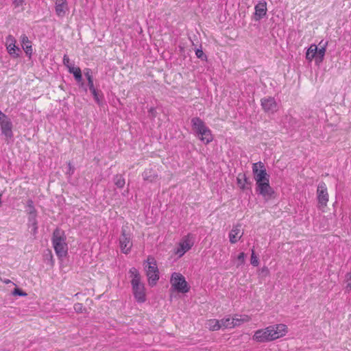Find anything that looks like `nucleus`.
<instances>
[{
    "label": "nucleus",
    "mask_w": 351,
    "mask_h": 351,
    "mask_svg": "<svg viewBox=\"0 0 351 351\" xmlns=\"http://www.w3.org/2000/svg\"><path fill=\"white\" fill-rule=\"evenodd\" d=\"M129 274L132 278L131 285L134 297L137 302L143 303L146 301V294L145 285L141 281V275L135 267H132L129 270Z\"/></svg>",
    "instance_id": "f257e3e1"
},
{
    "label": "nucleus",
    "mask_w": 351,
    "mask_h": 351,
    "mask_svg": "<svg viewBox=\"0 0 351 351\" xmlns=\"http://www.w3.org/2000/svg\"><path fill=\"white\" fill-rule=\"evenodd\" d=\"M64 232L56 228L52 237V243L56 255L59 258L65 257L68 252V246L66 242Z\"/></svg>",
    "instance_id": "f03ea898"
},
{
    "label": "nucleus",
    "mask_w": 351,
    "mask_h": 351,
    "mask_svg": "<svg viewBox=\"0 0 351 351\" xmlns=\"http://www.w3.org/2000/svg\"><path fill=\"white\" fill-rule=\"evenodd\" d=\"M148 265L145 266L146 275L150 286H154L159 279V271L156 261L153 257L149 256L147 261Z\"/></svg>",
    "instance_id": "7ed1b4c3"
},
{
    "label": "nucleus",
    "mask_w": 351,
    "mask_h": 351,
    "mask_svg": "<svg viewBox=\"0 0 351 351\" xmlns=\"http://www.w3.org/2000/svg\"><path fill=\"white\" fill-rule=\"evenodd\" d=\"M171 284L176 291L185 293L189 292V287L184 277L180 273L173 272L171 277Z\"/></svg>",
    "instance_id": "20e7f679"
},
{
    "label": "nucleus",
    "mask_w": 351,
    "mask_h": 351,
    "mask_svg": "<svg viewBox=\"0 0 351 351\" xmlns=\"http://www.w3.org/2000/svg\"><path fill=\"white\" fill-rule=\"evenodd\" d=\"M132 245V234L128 232L126 229L123 227L119 237V247L121 252L125 254H129Z\"/></svg>",
    "instance_id": "39448f33"
},
{
    "label": "nucleus",
    "mask_w": 351,
    "mask_h": 351,
    "mask_svg": "<svg viewBox=\"0 0 351 351\" xmlns=\"http://www.w3.org/2000/svg\"><path fill=\"white\" fill-rule=\"evenodd\" d=\"M193 245L194 238L191 234H188L182 237L175 253L179 257H182L186 252L191 249Z\"/></svg>",
    "instance_id": "423d86ee"
},
{
    "label": "nucleus",
    "mask_w": 351,
    "mask_h": 351,
    "mask_svg": "<svg viewBox=\"0 0 351 351\" xmlns=\"http://www.w3.org/2000/svg\"><path fill=\"white\" fill-rule=\"evenodd\" d=\"M252 172L256 182H261L264 180L269 179L265 165L262 162L254 163L252 165Z\"/></svg>",
    "instance_id": "0eeeda50"
},
{
    "label": "nucleus",
    "mask_w": 351,
    "mask_h": 351,
    "mask_svg": "<svg viewBox=\"0 0 351 351\" xmlns=\"http://www.w3.org/2000/svg\"><path fill=\"white\" fill-rule=\"evenodd\" d=\"M0 125L1 132L8 138H11L13 136L12 133V123L10 119L0 110Z\"/></svg>",
    "instance_id": "6e6552de"
},
{
    "label": "nucleus",
    "mask_w": 351,
    "mask_h": 351,
    "mask_svg": "<svg viewBox=\"0 0 351 351\" xmlns=\"http://www.w3.org/2000/svg\"><path fill=\"white\" fill-rule=\"evenodd\" d=\"M16 40L12 35L10 34L5 38V47L8 53L14 58H19V52H21V49L16 45Z\"/></svg>",
    "instance_id": "1a4fd4ad"
},
{
    "label": "nucleus",
    "mask_w": 351,
    "mask_h": 351,
    "mask_svg": "<svg viewBox=\"0 0 351 351\" xmlns=\"http://www.w3.org/2000/svg\"><path fill=\"white\" fill-rule=\"evenodd\" d=\"M237 187L243 191L246 195L252 193L251 182L249 181L246 175L243 173H240L237 177Z\"/></svg>",
    "instance_id": "9d476101"
},
{
    "label": "nucleus",
    "mask_w": 351,
    "mask_h": 351,
    "mask_svg": "<svg viewBox=\"0 0 351 351\" xmlns=\"http://www.w3.org/2000/svg\"><path fill=\"white\" fill-rule=\"evenodd\" d=\"M272 341L285 336L287 332V326L283 324H278L268 326Z\"/></svg>",
    "instance_id": "9b49d317"
},
{
    "label": "nucleus",
    "mask_w": 351,
    "mask_h": 351,
    "mask_svg": "<svg viewBox=\"0 0 351 351\" xmlns=\"http://www.w3.org/2000/svg\"><path fill=\"white\" fill-rule=\"evenodd\" d=\"M272 335H270L269 330L268 327L264 329H260L256 330L253 335V340L258 342V343H265L268 341H271L272 338H271Z\"/></svg>",
    "instance_id": "f8f14e48"
},
{
    "label": "nucleus",
    "mask_w": 351,
    "mask_h": 351,
    "mask_svg": "<svg viewBox=\"0 0 351 351\" xmlns=\"http://www.w3.org/2000/svg\"><path fill=\"white\" fill-rule=\"evenodd\" d=\"M261 106L267 112L274 113L278 109V105L274 98L269 97L261 99Z\"/></svg>",
    "instance_id": "ddd939ff"
},
{
    "label": "nucleus",
    "mask_w": 351,
    "mask_h": 351,
    "mask_svg": "<svg viewBox=\"0 0 351 351\" xmlns=\"http://www.w3.org/2000/svg\"><path fill=\"white\" fill-rule=\"evenodd\" d=\"M256 191L259 195L267 196L271 195L272 189L269 185V179L261 182H256Z\"/></svg>",
    "instance_id": "4468645a"
},
{
    "label": "nucleus",
    "mask_w": 351,
    "mask_h": 351,
    "mask_svg": "<svg viewBox=\"0 0 351 351\" xmlns=\"http://www.w3.org/2000/svg\"><path fill=\"white\" fill-rule=\"evenodd\" d=\"M69 11L67 0H56L55 12L58 17L62 18Z\"/></svg>",
    "instance_id": "2eb2a0df"
},
{
    "label": "nucleus",
    "mask_w": 351,
    "mask_h": 351,
    "mask_svg": "<svg viewBox=\"0 0 351 351\" xmlns=\"http://www.w3.org/2000/svg\"><path fill=\"white\" fill-rule=\"evenodd\" d=\"M243 235V232L241 230V225L239 223L234 225L229 233L230 242L232 244L236 243Z\"/></svg>",
    "instance_id": "dca6fc26"
},
{
    "label": "nucleus",
    "mask_w": 351,
    "mask_h": 351,
    "mask_svg": "<svg viewBox=\"0 0 351 351\" xmlns=\"http://www.w3.org/2000/svg\"><path fill=\"white\" fill-rule=\"evenodd\" d=\"M254 17L256 21H259L267 14V2L259 1L254 7Z\"/></svg>",
    "instance_id": "f3484780"
},
{
    "label": "nucleus",
    "mask_w": 351,
    "mask_h": 351,
    "mask_svg": "<svg viewBox=\"0 0 351 351\" xmlns=\"http://www.w3.org/2000/svg\"><path fill=\"white\" fill-rule=\"evenodd\" d=\"M196 134L199 139L205 144H208L213 140L212 132L207 126H205L201 131H198Z\"/></svg>",
    "instance_id": "a211bd4d"
},
{
    "label": "nucleus",
    "mask_w": 351,
    "mask_h": 351,
    "mask_svg": "<svg viewBox=\"0 0 351 351\" xmlns=\"http://www.w3.org/2000/svg\"><path fill=\"white\" fill-rule=\"evenodd\" d=\"M20 40L21 46L26 55L31 56L33 51L32 42L25 34H22L21 36Z\"/></svg>",
    "instance_id": "6ab92c4d"
},
{
    "label": "nucleus",
    "mask_w": 351,
    "mask_h": 351,
    "mask_svg": "<svg viewBox=\"0 0 351 351\" xmlns=\"http://www.w3.org/2000/svg\"><path fill=\"white\" fill-rule=\"evenodd\" d=\"M317 56V46L315 44H311L306 51V59L309 62H312L313 60H315V62H316Z\"/></svg>",
    "instance_id": "aec40b11"
},
{
    "label": "nucleus",
    "mask_w": 351,
    "mask_h": 351,
    "mask_svg": "<svg viewBox=\"0 0 351 351\" xmlns=\"http://www.w3.org/2000/svg\"><path fill=\"white\" fill-rule=\"evenodd\" d=\"M28 215L27 226L31 228V233L35 235L38 230L37 213Z\"/></svg>",
    "instance_id": "412c9836"
},
{
    "label": "nucleus",
    "mask_w": 351,
    "mask_h": 351,
    "mask_svg": "<svg viewBox=\"0 0 351 351\" xmlns=\"http://www.w3.org/2000/svg\"><path fill=\"white\" fill-rule=\"evenodd\" d=\"M143 178L145 181L153 182L158 180V176L154 169L150 168L143 171Z\"/></svg>",
    "instance_id": "4be33fe9"
},
{
    "label": "nucleus",
    "mask_w": 351,
    "mask_h": 351,
    "mask_svg": "<svg viewBox=\"0 0 351 351\" xmlns=\"http://www.w3.org/2000/svg\"><path fill=\"white\" fill-rule=\"evenodd\" d=\"M323 41H321L319 43V45H320V47L318 48L317 47V58L316 59V64L319 65L320 64L324 59V56H325V53H326V47L328 45V42H325L322 45Z\"/></svg>",
    "instance_id": "5701e85b"
},
{
    "label": "nucleus",
    "mask_w": 351,
    "mask_h": 351,
    "mask_svg": "<svg viewBox=\"0 0 351 351\" xmlns=\"http://www.w3.org/2000/svg\"><path fill=\"white\" fill-rule=\"evenodd\" d=\"M68 71L70 73L73 75L74 78L77 83H82V85L83 84L82 71L80 67L75 66H69V69H68Z\"/></svg>",
    "instance_id": "b1692460"
},
{
    "label": "nucleus",
    "mask_w": 351,
    "mask_h": 351,
    "mask_svg": "<svg viewBox=\"0 0 351 351\" xmlns=\"http://www.w3.org/2000/svg\"><path fill=\"white\" fill-rule=\"evenodd\" d=\"M193 130L197 133L201 131L206 125L205 123L199 117H194L191 119Z\"/></svg>",
    "instance_id": "393cba45"
},
{
    "label": "nucleus",
    "mask_w": 351,
    "mask_h": 351,
    "mask_svg": "<svg viewBox=\"0 0 351 351\" xmlns=\"http://www.w3.org/2000/svg\"><path fill=\"white\" fill-rule=\"evenodd\" d=\"M317 197H328V190L326 184L324 182H321L319 183L317 189Z\"/></svg>",
    "instance_id": "a878e982"
},
{
    "label": "nucleus",
    "mask_w": 351,
    "mask_h": 351,
    "mask_svg": "<svg viewBox=\"0 0 351 351\" xmlns=\"http://www.w3.org/2000/svg\"><path fill=\"white\" fill-rule=\"evenodd\" d=\"M90 91L91 92L93 96V98H94V100L99 105V106H101L102 105V103H103V99H104V96H103V94L101 93H99L96 88L95 87L93 88V89H89Z\"/></svg>",
    "instance_id": "bb28decb"
},
{
    "label": "nucleus",
    "mask_w": 351,
    "mask_h": 351,
    "mask_svg": "<svg viewBox=\"0 0 351 351\" xmlns=\"http://www.w3.org/2000/svg\"><path fill=\"white\" fill-rule=\"evenodd\" d=\"M84 73L88 81V86L89 89H93L95 87L93 82V77L92 75V71L89 68H86L84 70Z\"/></svg>",
    "instance_id": "cd10ccee"
},
{
    "label": "nucleus",
    "mask_w": 351,
    "mask_h": 351,
    "mask_svg": "<svg viewBox=\"0 0 351 351\" xmlns=\"http://www.w3.org/2000/svg\"><path fill=\"white\" fill-rule=\"evenodd\" d=\"M232 319H233L234 327H235V326H239L241 325L243 323L248 322L251 319H250V316L243 315H240L239 318L234 317V318H232Z\"/></svg>",
    "instance_id": "c85d7f7f"
},
{
    "label": "nucleus",
    "mask_w": 351,
    "mask_h": 351,
    "mask_svg": "<svg viewBox=\"0 0 351 351\" xmlns=\"http://www.w3.org/2000/svg\"><path fill=\"white\" fill-rule=\"evenodd\" d=\"M219 321L221 328H234L233 319L230 317L223 318Z\"/></svg>",
    "instance_id": "c756f323"
},
{
    "label": "nucleus",
    "mask_w": 351,
    "mask_h": 351,
    "mask_svg": "<svg viewBox=\"0 0 351 351\" xmlns=\"http://www.w3.org/2000/svg\"><path fill=\"white\" fill-rule=\"evenodd\" d=\"M114 182L117 187L122 189L125 184L123 176L121 174H117L114 177Z\"/></svg>",
    "instance_id": "7c9ffc66"
},
{
    "label": "nucleus",
    "mask_w": 351,
    "mask_h": 351,
    "mask_svg": "<svg viewBox=\"0 0 351 351\" xmlns=\"http://www.w3.org/2000/svg\"><path fill=\"white\" fill-rule=\"evenodd\" d=\"M209 330L215 331L221 329L219 321L217 319H210L207 323Z\"/></svg>",
    "instance_id": "2f4dec72"
},
{
    "label": "nucleus",
    "mask_w": 351,
    "mask_h": 351,
    "mask_svg": "<svg viewBox=\"0 0 351 351\" xmlns=\"http://www.w3.org/2000/svg\"><path fill=\"white\" fill-rule=\"evenodd\" d=\"M25 212L27 213V215L37 213V211L33 205V202L31 199H29L27 201V205L25 206Z\"/></svg>",
    "instance_id": "473e14b6"
},
{
    "label": "nucleus",
    "mask_w": 351,
    "mask_h": 351,
    "mask_svg": "<svg viewBox=\"0 0 351 351\" xmlns=\"http://www.w3.org/2000/svg\"><path fill=\"white\" fill-rule=\"evenodd\" d=\"M251 264L254 266H258L259 261L258 257L256 256L254 250H252V255H251Z\"/></svg>",
    "instance_id": "72a5a7b5"
},
{
    "label": "nucleus",
    "mask_w": 351,
    "mask_h": 351,
    "mask_svg": "<svg viewBox=\"0 0 351 351\" xmlns=\"http://www.w3.org/2000/svg\"><path fill=\"white\" fill-rule=\"evenodd\" d=\"M351 291V272L346 275V291L349 293Z\"/></svg>",
    "instance_id": "f704fd0d"
},
{
    "label": "nucleus",
    "mask_w": 351,
    "mask_h": 351,
    "mask_svg": "<svg viewBox=\"0 0 351 351\" xmlns=\"http://www.w3.org/2000/svg\"><path fill=\"white\" fill-rule=\"evenodd\" d=\"M245 254L244 252H241L237 256V260H238L237 267H239L245 263Z\"/></svg>",
    "instance_id": "c9c22d12"
},
{
    "label": "nucleus",
    "mask_w": 351,
    "mask_h": 351,
    "mask_svg": "<svg viewBox=\"0 0 351 351\" xmlns=\"http://www.w3.org/2000/svg\"><path fill=\"white\" fill-rule=\"evenodd\" d=\"M75 172V168L71 164V162H68V169L66 170V174L68 178H70Z\"/></svg>",
    "instance_id": "e433bc0d"
},
{
    "label": "nucleus",
    "mask_w": 351,
    "mask_h": 351,
    "mask_svg": "<svg viewBox=\"0 0 351 351\" xmlns=\"http://www.w3.org/2000/svg\"><path fill=\"white\" fill-rule=\"evenodd\" d=\"M12 295L19 296H26L27 293L19 288H15L12 291Z\"/></svg>",
    "instance_id": "4c0bfd02"
},
{
    "label": "nucleus",
    "mask_w": 351,
    "mask_h": 351,
    "mask_svg": "<svg viewBox=\"0 0 351 351\" xmlns=\"http://www.w3.org/2000/svg\"><path fill=\"white\" fill-rule=\"evenodd\" d=\"M63 64L68 69H69V66H74V64L70 62V59L67 55H64L63 57Z\"/></svg>",
    "instance_id": "58836bf2"
},
{
    "label": "nucleus",
    "mask_w": 351,
    "mask_h": 351,
    "mask_svg": "<svg viewBox=\"0 0 351 351\" xmlns=\"http://www.w3.org/2000/svg\"><path fill=\"white\" fill-rule=\"evenodd\" d=\"M195 55L198 58H200L202 60H206V56L204 54L203 51L201 49H197L195 51Z\"/></svg>",
    "instance_id": "ea45409f"
},
{
    "label": "nucleus",
    "mask_w": 351,
    "mask_h": 351,
    "mask_svg": "<svg viewBox=\"0 0 351 351\" xmlns=\"http://www.w3.org/2000/svg\"><path fill=\"white\" fill-rule=\"evenodd\" d=\"M14 8L22 6L25 3V0H11Z\"/></svg>",
    "instance_id": "a19ab883"
},
{
    "label": "nucleus",
    "mask_w": 351,
    "mask_h": 351,
    "mask_svg": "<svg viewBox=\"0 0 351 351\" xmlns=\"http://www.w3.org/2000/svg\"><path fill=\"white\" fill-rule=\"evenodd\" d=\"M74 310L77 313H82L84 309V306L82 303H76L74 304Z\"/></svg>",
    "instance_id": "79ce46f5"
},
{
    "label": "nucleus",
    "mask_w": 351,
    "mask_h": 351,
    "mask_svg": "<svg viewBox=\"0 0 351 351\" xmlns=\"http://www.w3.org/2000/svg\"><path fill=\"white\" fill-rule=\"evenodd\" d=\"M319 199V204L321 205H326V203L328 200V199Z\"/></svg>",
    "instance_id": "37998d69"
},
{
    "label": "nucleus",
    "mask_w": 351,
    "mask_h": 351,
    "mask_svg": "<svg viewBox=\"0 0 351 351\" xmlns=\"http://www.w3.org/2000/svg\"><path fill=\"white\" fill-rule=\"evenodd\" d=\"M149 112L151 113L153 117H155L156 109L154 108H151L149 110Z\"/></svg>",
    "instance_id": "c03bdc74"
},
{
    "label": "nucleus",
    "mask_w": 351,
    "mask_h": 351,
    "mask_svg": "<svg viewBox=\"0 0 351 351\" xmlns=\"http://www.w3.org/2000/svg\"><path fill=\"white\" fill-rule=\"evenodd\" d=\"M10 282H11V281H10V280H5V283H6V284L10 283Z\"/></svg>",
    "instance_id": "a18cd8bd"
}]
</instances>
